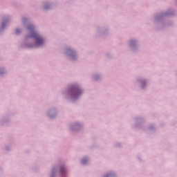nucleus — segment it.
<instances>
[{"label": "nucleus", "mask_w": 177, "mask_h": 177, "mask_svg": "<svg viewBox=\"0 0 177 177\" xmlns=\"http://www.w3.org/2000/svg\"><path fill=\"white\" fill-rule=\"evenodd\" d=\"M28 30L30 32V38H34L36 41V45L37 46H40L44 44V39L37 33V32L34 31V26H28Z\"/></svg>", "instance_id": "1"}, {"label": "nucleus", "mask_w": 177, "mask_h": 177, "mask_svg": "<svg viewBox=\"0 0 177 177\" xmlns=\"http://www.w3.org/2000/svg\"><path fill=\"white\" fill-rule=\"evenodd\" d=\"M88 161V159L84 158L82 161V164H86V162Z\"/></svg>", "instance_id": "2"}, {"label": "nucleus", "mask_w": 177, "mask_h": 177, "mask_svg": "<svg viewBox=\"0 0 177 177\" xmlns=\"http://www.w3.org/2000/svg\"><path fill=\"white\" fill-rule=\"evenodd\" d=\"M16 33L17 34H19L20 33V30L19 29H17L16 30Z\"/></svg>", "instance_id": "3"}, {"label": "nucleus", "mask_w": 177, "mask_h": 177, "mask_svg": "<svg viewBox=\"0 0 177 177\" xmlns=\"http://www.w3.org/2000/svg\"><path fill=\"white\" fill-rule=\"evenodd\" d=\"M105 177H110V175H106L105 176Z\"/></svg>", "instance_id": "4"}, {"label": "nucleus", "mask_w": 177, "mask_h": 177, "mask_svg": "<svg viewBox=\"0 0 177 177\" xmlns=\"http://www.w3.org/2000/svg\"><path fill=\"white\" fill-rule=\"evenodd\" d=\"M131 44L132 45V41H131Z\"/></svg>", "instance_id": "5"}]
</instances>
